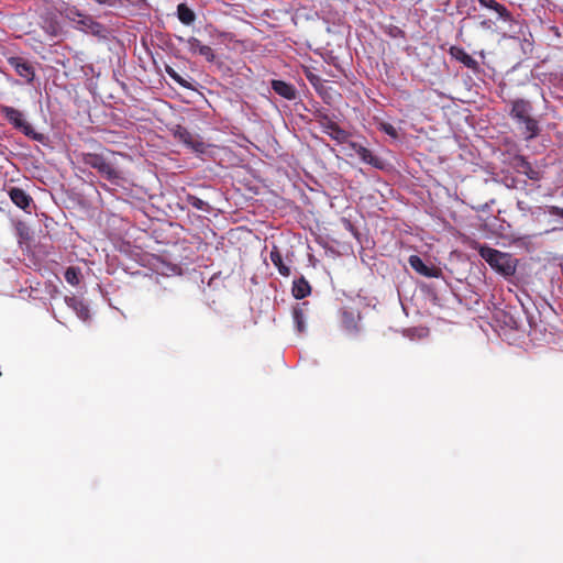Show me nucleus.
I'll return each mask as SVG.
<instances>
[{
  "label": "nucleus",
  "instance_id": "nucleus-1",
  "mask_svg": "<svg viewBox=\"0 0 563 563\" xmlns=\"http://www.w3.org/2000/svg\"><path fill=\"white\" fill-rule=\"evenodd\" d=\"M478 253L481 257L500 275L507 277L515 274L516 264L514 263L510 254L486 245L481 246Z\"/></svg>",
  "mask_w": 563,
  "mask_h": 563
},
{
  "label": "nucleus",
  "instance_id": "nucleus-2",
  "mask_svg": "<svg viewBox=\"0 0 563 563\" xmlns=\"http://www.w3.org/2000/svg\"><path fill=\"white\" fill-rule=\"evenodd\" d=\"M81 162L96 169L103 178L109 181H117L122 178V173L118 168L117 163L107 158L102 154L82 153Z\"/></svg>",
  "mask_w": 563,
  "mask_h": 563
},
{
  "label": "nucleus",
  "instance_id": "nucleus-3",
  "mask_svg": "<svg viewBox=\"0 0 563 563\" xmlns=\"http://www.w3.org/2000/svg\"><path fill=\"white\" fill-rule=\"evenodd\" d=\"M1 113L14 128L22 131L26 136L36 141L43 140V135L35 132L33 126L25 121L20 110L9 106H1Z\"/></svg>",
  "mask_w": 563,
  "mask_h": 563
},
{
  "label": "nucleus",
  "instance_id": "nucleus-4",
  "mask_svg": "<svg viewBox=\"0 0 563 563\" xmlns=\"http://www.w3.org/2000/svg\"><path fill=\"white\" fill-rule=\"evenodd\" d=\"M314 119L321 126L322 132L328 134L338 143H344L349 139L350 134L340 128V125L334 122L328 113L319 110L314 113Z\"/></svg>",
  "mask_w": 563,
  "mask_h": 563
},
{
  "label": "nucleus",
  "instance_id": "nucleus-5",
  "mask_svg": "<svg viewBox=\"0 0 563 563\" xmlns=\"http://www.w3.org/2000/svg\"><path fill=\"white\" fill-rule=\"evenodd\" d=\"M173 135L176 140L191 148L196 153L203 154L206 152L205 142L196 134L191 133L186 126L177 124L173 129Z\"/></svg>",
  "mask_w": 563,
  "mask_h": 563
},
{
  "label": "nucleus",
  "instance_id": "nucleus-6",
  "mask_svg": "<svg viewBox=\"0 0 563 563\" xmlns=\"http://www.w3.org/2000/svg\"><path fill=\"white\" fill-rule=\"evenodd\" d=\"M9 65L16 71V74L24 78L29 84L34 80L35 71L33 66L20 56H12L8 58Z\"/></svg>",
  "mask_w": 563,
  "mask_h": 563
},
{
  "label": "nucleus",
  "instance_id": "nucleus-7",
  "mask_svg": "<svg viewBox=\"0 0 563 563\" xmlns=\"http://www.w3.org/2000/svg\"><path fill=\"white\" fill-rule=\"evenodd\" d=\"M411 268L421 276L429 278H439L442 276V271L435 266H428L418 255H410L408 258Z\"/></svg>",
  "mask_w": 563,
  "mask_h": 563
},
{
  "label": "nucleus",
  "instance_id": "nucleus-8",
  "mask_svg": "<svg viewBox=\"0 0 563 563\" xmlns=\"http://www.w3.org/2000/svg\"><path fill=\"white\" fill-rule=\"evenodd\" d=\"M503 20H504V22H506L508 24V29L505 32V36H508L509 38H516V40H521V38H523L525 41L527 40L526 35L528 33V25L523 21L515 19L511 13H510V19H503Z\"/></svg>",
  "mask_w": 563,
  "mask_h": 563
},
{
  "label": "nucleus",
  "instance_id": "nucleus-9",
  "mask_svg": "<svg viewBox=\"0 0 563 563\" xmlns=\"http://www.w3.org/2000/svg\"><path fill=\"white\" fill-rule=\"evenodd\" d=\"M514 167L520 174L526 175L531 180H540L542 175L541 172L532 167V165L521 155H517L514 158Z\"/></svg>",
  "mask_w": 563,
  "mask_h": 563
},
{
  "label": "nucleus",
  "instance_id": "nucleus-10",
  "mask_svg": "<svg viewBox=\"0 0 563 563\" xmlns=\"http://www.w3.org/2000/svg\"><path fill=\"white\" fill-rule=\"evenodd\" d=\"M449 53L452 56V58L459 60L465 67L472 69L473 71H478V62L474 59L470 54H467L463 47L451 46Z\"/></svg>",
  "mask_w": 563,
  "mask_h": 563
},
{
  "label": "nucleus",
  "instance_id": "nucleus-11",
  "mask_svg": "<svg viewBox=\"0 0 563 563\" xmlns=\"http://www.w3.org/2000/svg\"><path fill=\"white\" fill-rule=\"evenodd\" d=\"M272 89L280 97L286 100H295L297 98L296 87L284 80L274 79L272 80Z\"/></svg>",
  "mask_w": 563,
  "mask_h": 563
},
{
  "label": "nucleus",
  "instance_id": "nucleus-12",
  "mask_svg": "<svg viewBox=\"0 0 563 563\" xmlns=\"http://www.w3.org/2000/svg\"><path fill=\"white\" fill-rule=\"evenodd\" d=\"M8 195L11 201L22 210H26L33 201L32 197L19 187H11Z\"/></svg>",
  "mask_w": 563,
  "mask_h": 563
},
{
  "label": "nucleus",
  "instance_id": "nucleus-13",
  "mask_svg": "<svg viewBox=\"0 0 563 563\" xmlns=\"http://www.w3.org/2000/svg\"><path fill=\"white\" fill-rule=\"evenodd\" d=\"M351 147L354 150V152L357 154V156L366 164H369L376 168H382L383 164L380 158L375 156L368 148L365 146L357 144V143H351Z\"/></svg>",
  "mask_w": 563,
  "mask_h": 563
},
{
  "label": "nucleus",
  "instance_id": "nucleus-14",
  "mask_svg": "<svg viewBox=\"0 0 563 563\" xmlns=\"http://www.w3.org/2000/svg\"><path fill=\"white\" fill-rule=\"evenodd\" d=\"M360 316H355L352 311H343L341 325L342 329L350 335H356L360 332Z\"/></svg>",
  "mask_w": 563,
  "mask_h": 563
},
{
  "label": "nucleus",
  "instance_id": "nucleus-15",
  "mask_svg": "<svg viewBox=\"0 0 563 563\" xmlns=\"http://www.w3.org/2000/svg\"><path fill=\"white\" fill-rule=\"evenodd\" d=\"M530 111H531L530 102H528L523 99H518L512 102L511 115H512V118L517 119L518 121L527 119L530 115Z\"/></svg>",
  "mask_w": 563,
  "mask_h": 563
},
{
  "label": "nucleus",
  "instance_id": "nucleus-16",
  "mask_svg": "<svg viewBox=\"0 0 563 563\" xmlns=\"http://www.w3.org/2000/svg\"><path fill=\"white\" fill-rule=\"evenodd\" d=\"M291 292L296 299H303L310 295L311 286L308 280L301 276L300 278L294 280Z\"/></svg>",
  "mask_w": 563,
  "mask_h": 563
},
{
  "label": "nucleus",
  "instance_id": "nucleus-17",
  "mask_svg": "<svg viewBox=\"0 0 563 563\" xmlns=\"http://www.w3.org/2000/svg\"><path fill=\"white\" fill-rule=\"evenodd\" d=\"M269 258H271L272 263L277 267L278 273L282 276L288 277L290 275V268L283 262L280 251L276 245H274L272 247V251L269 253Z\"/></svg>",
  "mask_w": 563,
  "mask_h": 563
},
{
  "label": "nucleus",
  "instance_id": "nucleus-18",
  "mask_svg": "<svg viewBox=\"0 0 563 563\" xmlns=\"http://www.w3.org/2000/svg\"><path fill=\"white\" fill-rule=\"evenodd\" d=\"M308 306V302H303L301 305H297L292 309V319L298 332L302 333L306 330L305 324V309Z\"/></svg>",
  "mask_w": 563,
  "mask_h": 563
},
{
  "label": "nucleus",
  "instance_id": "nucleus-19",
  "mask_svg": "<svg viewBox=\"0 0 563 563\" xmlns=\"http://www.w3.org/2000/svg\"><path fill=\"white\" fill-rule=\"evenodd\" d=\"M481 5L494 10L500 19H510L509 10L496 0H478Z\"/></svg>",
  "mask_w": 563,
  "mask_h": 563
},
{
  "label": "nucleus",
  "instance_id": "nucleus-20",
  "mask_svg": "<svg viewBox=\"0 0 563 563\" xmlns=\"http://www.w3.org/2000/svg\"><path fill=\"white\" fill-rule=\"evenodd\" d=\"M177 16L179 21L185 25H190L196 20L195 12L186 3H180L177 5Z\"/></svg>",
  "mask_w": 563,
  "mask_h": 563
},
{
  "label": "nucleus",
  "instance_id": "nucleus-21",
  "mask_svg": "<svg viewBox=\"0 0 563 563\" xmlns=\"http://www.w3.org/2000/svg\"><path fill=\"white\" fill-rule=\"evenodd\" d=\"M519 123L525 125L523 136L526 140H532L539 134L538 122L531 115L519 121Z\"/></svg>",
  "mask_w": 563,
  "mask_h": 563
},
{
  "label": "nucleus",
  "instance_id": "nucleus-22",
  "mask_svg": "<svg viewBox=\"0 0 563 563\" xmlns=\"http://www.w3.org/2000/svg\"><path fill=\"white\" fill-rule=\"evenodd\" d=\"M67 302L76 311L77 316L81 320L86 321L89 319V317H90L89 308L81 300H78L77 298L73 297V298H69L67 300Z\"/></svg>",
  "mask_w": 563,
  "mask_h": 563
},
{
  "label": "nucleus",
  "instance_id": "nucleus-23",
  "mask_svg": "<svg viewBox=\"0 0 563 563\" xmlns=\"http://www.w3.org/2000/svg\"><path fill=\"white\" fill-rule=\"evenodd\" d=\"M64 277L66 282L71 286H78L81 279V272L79 267L69 266L65 271Z\"/></svg>",
  "mask_w": 563,
  "mask_h": 563
},
{
  "label": "nucleus",
  "instance_id": "nucleus-24",
  "mask_svg": "<svg viewBox=\"0 0 563 563\" xmlns=\"http://www.w3.org/2000/svg\"><path fill=\"white\" fill-rule=\"evenodd\" d=\"M185 201L194 207L195 209L197 210H201V211H208L209 210V206L207 202H205L202 199H200L199 197L195 196V195H190L188 194L185 198Z\"/></svg>",
  "mask_w": 563,
  "mask_h": 563
},
{
  "label": "nucleus",
  "instance_id": "nucleus-25",
  "mask_svg": "<svg viewBox=\"0 0 563 563\" xmlns=\"http://www.w3.org/2000/svg\"><path fill=\"white\" fill-rule=\"evenodd\" d=\"M385 34L390 36L391 38H406V33L399 26L389 24L384 27Z\"/></svg>",
  "mask_w": 563,
  "mask_h": 563
},
{
  "label": "nucleus",
  "instance_id": "nucleus-26",
  "mask_svg": "<svg viewBox=\"0 0 563 563\" xmlns=\"http://www.w3.org/2000/svg\"><path fill=\"white\" fill-rule=\"evenodd\" d=\"M166 73L179 86H181L184 88L191 87L190 84L186 79H184L173 67L166 66Z\"/></svg>",
  "mask_w": 563,
  "mask_h": 563
},
{
  "label": "nucleus",
  "instance_id": "nucleus-27",
  "mask_svg": "<svg viewBox=\"0 0 563 563\" xmlns=\"http://www.w3.org/2000/svg\"><path fill=\"white\" fill-rule=\"evenodd\" d=\"M199 55H201L202 57L206 58L207 62L209 63H213L214 59H216V55H214V52L213 49L208 46V45H203L200 47V51L198 52Z\"/></svg>",
  "mask_w": 563,
  "mask_h": 563
},
{
  "label": "nucleus",
  "instance_id": "nucleus-28",
  "mask_svg": "<svg viewBox=\"0 0 563 563\" xmlns=\"http://www.w3.org/2000/svg\"><path fill=\"white\" fill-rule=\"evenodd\" d=\"M380 130L386 133L387 135L394 137V139H397L398 137V132L397 130L395 129V126L390 123H387V122H383L380 123Z\"/></svg>",
  "mask_w": 563,
  "mask_h": 563
},
{
  "label": "nucleus",
  "instance_id": "nucleus-29",
  "mask_svg": "<svg viewBox=\"0 0 563 563\" xmlns=\"http://www.w3.org/2000/svg\"><path fill=\"white\" fill-rule=\"evenodd\" d=\"M305 75H306V78L308 79V81L314 87V88H318V86H321L322 84V80L321 78L316 75L314 73H312L311 70H306L305 71Z\"/></svg>",
  "mask_w": 563,
  "mask_h": 563
},
{
  "label": "nucleus",
  "instance_id": "nucleus-30",
  "mask_svg": "<svg viewBox=\"0 0 563 563\" xmlns=\"http://www.w3.org/2000/svg\"><path fill=\"white\" fill-rule=\"evenodd\" d=\"M186 42L192 53H198L202 46V43L195 36L189 37Z\"/></svg>",
  "mask_w": 563,
  "mask_h": 563
},
{
  "label": "nucleus",
  "instance_id": "nucleus-31",
  "mask_svg": "<svg viewBox=\"0 0 563 563\" xmlns=\"http://www.w3.org/2000/svg\"><path fill=\"white\" fill-rule=\"evenodd\" d=\"M547 209L551 216H556L563 219V208L556 206H548Z\"/></svg>",
  "mask_w": 563,
  "mask_h": 563
},
{
  "label": "nucleus",
  "instance_id": "nucleus-32",
  "mask_svg": "<svg viewBox=\"0 0 563 563\" xmlns=\"http://www.w3.org/2000/svg\"><path fill=\"white\" fill-rule=\"evenodd\" d=\"M517 208L525 216L527 214V212H529L531 210L530 206L526 201H522V200L517 201Z\"/></svg>",
  "mask_w": 563,
  "mask_h": 563
},
{
  "label": "nucleus",
  "instance_id": "nucleus-33",
  "mask_svg": "<svg viewBox=\"0 0 563 563\" xmlns=\"http://www.w3.org/2000/svg\"><path fill=\"white\" fill-rule=\"evenodd\" d=\"M492 21L490 20H484L481 22V26L484 29H490Z\"/></svg>",
  "mask_w": 563,
  "mask_h": 563
},
{
  "label": "nucleus",
  "instance_id": "nucleus-34",
  "mask_svg": "<svg viewBox=\"0 0 563 563\" xmlns=\"http://www.w3.org/2000/svg\"><path fill=\"white\" fill-rule=\"evenodd\" d=\"M86 21L89 22V23H92V20L90 18H85V20H81L80 22L82 24L87 25Z\"/></svg>",
  "mask_w": 563,
  "mask_h": 563
},
{
  "label": "nucleus",
  "instance_id": "nucleus-35",
  "mask_svg": "<svg viewBox=\"0 0 563 563\" xmlns=\"http://www.w3.org/2000/svg\"><path fill=\"white\" fill-rule=\"evenodd\" d=\"M109 153H110L112 156H115V155H120V156H122L120 153H115V152H111V151H110Z\"/></svg>",
  "mask_w": 563,
  "mask_h": 563
},
{
  "label": "nucleus",
  "instance_id": "nucleus-36",
  "mask_svg": "<svg viewBox=\"0 0 563 563\" xmlns=\"http://www.w3.org/2000/svg\"><path fill=\"white\" fill-rule=\"evenodd\" d=\"M560 82H561V85L563 86V75H562V76H561V78H560Z\"/></svg>",
  "mask_w": 563,
  "mask_h": 563
}]
</instances>
